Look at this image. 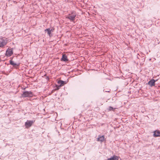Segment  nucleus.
<instances>
[{
  "label": "nucleus",
  "mask_w": 160,
  "mask_h": 160,
  "mask_svg": "<svg viewBox=\"0 0 160 160\" xmlns=\"http://www.w3.org/2000/svg\"><path fill=\"white\" fill-rule=\"evenodd\" d=\"M76 16L75 11H73L71 12V13L68 14L66 18L69 19L71 21L73 22L75 19Z\"/></svg>",
  "instance_id": "f257e3e1"
},
{
  "label": "nucleus",
  "mask_w": 160,
  "mask_h": 160,
  "mask_svg": "<svg viewBox=\"0 0 160 160\" xmlns=\"http://www.w3.org/2000/svg\"><path fill=\"white\" fill-rule=\"evenodd\" d=\"M32 96V92L31 91H24L22 94V96L23 98L31 97Z\"/></svg>",
  "instance_id": "f03ea898"
},
{
  "label": "nucleus",
  "mask_w": 160,
  "mask_h": 160,
  "mask_svg": "<svg viewBox=\"0 0 160 160\" xmlns=\"http://www.w3.org/2000/svg\"><path fill=\"white\" fill-rule=\"evenodd\" d=\"M35 122V120L34 119L32 120H28L25 123V126L27 128H28L31 127Z\"/></svg>",
  "instance_id": "7ed1b4c3"
},
{
  "label": "nucleus",
  "mask_w": 160,
  "mask_h": 160,
  "mask_svg": "<svg viewBox=\"0 0 160 160\" xmlns=\"http://www.w3.org/2000/svg\"><path fill=\"white\" fill-rule=\"evenodd\" d=\"M13 54L12 48H8L6 51V55L8 56H10Z\"/></svg>",
  "instance_id": "20e7f679"
},
{
  "label": "nucleus",
  "mask_w": 160,
  "mask_h": 160,
  "mask_svg": "<svg viewBox=\"0 0 160 160\" xmlns=\"http://www.w3.org/2000/svg\"><path fill=\"white\" fill-rule=\"evenodd\" d=\"M9 63L10 64L13 66V67L15 68H17L19 66V63H16L13 61L12 60H11L9 61Z\"/></svg>",
  "instance_id": "39448f33"
},
{
  "label": "nucleus",
  "mask_w": 160,
  "mask_h": 160,
  "mask_svg": "<svg viewBox=\"0 0 160 160\" xmlns=\"http://www.w3.org/2000/svg\"><path fill=\"white\" fill-rule=\"evenodd\" d=\"M156 81V80H155L154 79H152L148 82V84L150 87H152V86H154L155 85V82Z\"/></svg>",
  "instance_id": "423d86ee"
},
{
  "label": "nucleus",
  "mask_w": 160,
  "mask_h": 160,
  "mask_svg": "<svg viewBox=\"0 0 160 160\" xmlns=\"http://www.w3.org/2000/svg\"><path fill=\"white\" fill-rule=\"evenodd\" d=\"M7 43V42L4 39H2L0 42V47L2 48Z\"/></svg>",
  "instance_id": "0eeeda50"
},
{
  "label": "nucleus",
  "mask_w": 160,
  "mask_h": 160,
  "mask_svg": "<svg viewBox=\"0 0 160 160\" xmlns=\"http://www.w3.org/2000/svg\"><path fill=\"white\" fill-rule=\"evenodd\" d=\"M61 60L62 61L67 62L68 61L67 57L65 54H63L62 55V58H61Z\"/></svg>",
  "instance_id": "6e6552de"
},
{
  "label": "nucleus",
  "mask_w": 160,
  "mask_h": 160,
  "mask_svg": "<svg viewBox=\"0 0 160 160\" xmlns=\"http://www.w3.org/2000/svg\"><path fill=\"white\" fill-rule=\"evenodd\" d=\"M154 136L155 137L160 136V131H155L154 132Z\"/></svg>",
  "instance_id": "1a4fd4ad"
},
{
  "label": "nucleus",
  "mask_w": 160,
  "mask_h": 160,
  "mask_svg": "<svg viewBox=\"0 0 160 160\" xmlns=\"http://www.w3.org/2000/svg\"><path fill=\"white\" fill-rule=\"evenodd\" d=\"M45 32H47L48 34V35H49V36L50 37L51 36V31H50V28H48L46 29L45 30Z\"/></svg>",
  "instance_id": "9d476101"
},
{
  "label": "nucleus",
  "mask_w": 160,
  "mask_h": 160,
  "mask_svg": "<svg viewBox=\"0 0 160 160\" xmlns=\"http://www.w3.org/2000/svg\"><path fill=\"white\" fill-rule=\"evenodd\" d=\"M104 138L103 136H100L98 138V141H100L101 142H102L104 141Z\"/></svg>",
  "instance_id": "9b49d317"
},
{
  "label": "nucleus",
  "mask_w": 160,
  "mask_h": 160,
  "mask_svg": "<svg viewBox=\"0 0 160 160\" xmlns=\"http://www.w3.org/2000/svg\"><path fill=\"white\" fill-rule=\"evenodd\" d=\"M58 84H60V86H61L63 85L65 83L64 81L61 80L58 81Z\"/></svg>",
  "instance_id": "f8f14e48"
},
{
  "label": "nucleus",
  "mask_w": 160,
  "mask_h": 160,
  "mask_svg": "<svg viewBox=\"0 0 160 160\" xmlns=\"http://www.w3.org/2000/svg\"><path fill=\"white\" fill-rule=\"evenodd\" d=\"M115 109V108H113L111 106H110L109 107L108 110L110 111H111L112 110L113 111H114Z\"/></svg>",
  "instance_id": "ddd939ff"
},
{
  "label": "nucleus",
  "mask_w": 160,
  "mask_h": 160,
  "mask_svg": "<svg viewBox=\"0 0 160 160\" xmlns=\"http://www.w3.org/2000/svg\"><path fill=\"white\" fill-rule=\"evenodd\" d=\"M54 30V28H52V29H50V31H51V32H52Z\"/></svg>",
  "instance_id": "4468645a"
},
{
  "label": "nucleus",
  "mask_w": 160,
  "mask_h": 160,
  "mask_svg": "<svg viewBox=\"0 0 160 160\" xmlns=\"http://www.w3.org/2000/svg\"><path fill=\"white\" fill-rule=\"evenodd\" d=\"M158 39L157 38H156L155 39V42H158Z\"/></svg>",
  "instance_id": "2eb2a0df"
},
{
  "label": "nucleus",
  "mask_w": 160,
  "mask_h": 160,
  "mask_svg": "<svg viewBox=\"0 0 160 160\" xmlns=\"http://www.w3.org/2000/svg\"><path fill=\"white\" fill-rule=\"evenodd\" d=\"M46 79H47V80H49V77H46Z\"/></svg>",
  "instance_id": "dca6fc26"
},
{
  "label": "nucleus",
  "mask_w": 160,
  "mask_h": 160,
  "mask_svg": "<svg viewBox=\"0 0 160 160\" xmlns=\"http://www.w3.org/2000/svg\"><path fill=\"white\" fill-rule=\"evenodd\" d=\"M110 91V90H107V91H105V92H109Z\"/></svg>",
  "instance_id": "f3484780"
},
{
  "label": "nucleus",
  "mask_w": 160,
  "mask_h": 160,
  "mask_svg": "<svg viewBox=\"0 0 160 160\" xmlns=\"http://www.w3.org/2000/svg\"><path fill=\"white\" fill-rule=\"evenodd\" d=\"M59 124V126H60L61 127V125L60 124Z\"/></svg>",
  "instance_id": "a211bd4d"
},
{
  "label": "nucleus",
  "mask_w": 160,
  "mask_h": 160,
  "mask_svg": "<svg viewBox=\"0 0 160 160\" xmlns=\"http://www.w3.org/2000/svg\"><path fill=\"white\" fill-rule=\"evenodd\" d=\"M158 44H159V42H157Z\"/></svg>",
  "instance_id": "6ab92c4d"
},
{
  "label": "nucleus",
  "mask_w": 160,
  "mask_h": 160,
  "mask_svg": "<svg viewBox=\"0 0 160 160\" xmlns=\"http://www.w3.org/2000/svg\"><path fill=\"white\" fill-rule=\"evenodd\" d=\"M58 89H59V88H58L57 89V90H58Z\"/></svg>",
  "instance_id": "aec40b11"
}]
</instances>
